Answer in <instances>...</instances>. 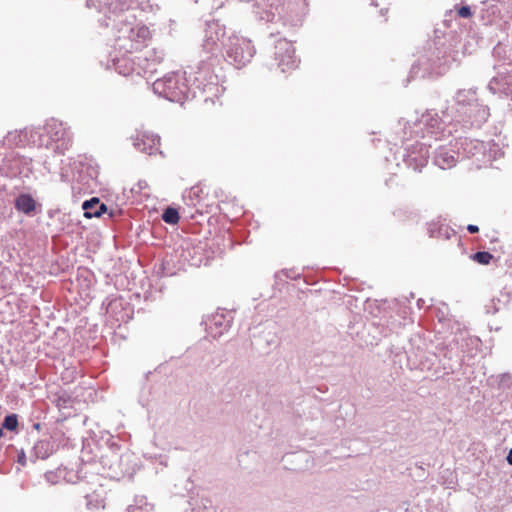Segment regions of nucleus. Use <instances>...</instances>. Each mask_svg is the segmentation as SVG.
I'll return each mask as SVG.
<instances>
[{
  "mask_svg": "<svg viewBox=\"0 0 512 512\" xmlns=\"http://www.w3.org/2000/svg\"><path fill=\"white\" fill-rule=\"evenodd\" d=\"M188 85L183 75L172 73L157 79L153 83V91L172 102H182L187 98Z\"/></svg>",
  "mask_w": 512,
  "mask_h": 512,
  "instance_id": "f257e3e1",
  "label": "nucleus"
},
{
  "mask_svg": "<svg viewBox=\"0 0 512 512\" xmlns=\"http://www.w3.org/2000/svg\"><path fill=\"white\" fill-rule=\"evenodd\" d=\"M226 53L233 60L234 64L240 68L251 61L255 49L251 40L243 36L232 35L229 37Z\"/></svg>",
  "mask_w": 512,
  "mask_h": 512,
  "instance_id": "f03ea898",
  "label": "nucleus"
},
{
  "mask_svg": "<svg viewBox=\"0 0 512 512\" xmlns=\"http://www.w3.org/2000/svg\"><path fill=\"white\" fill-rule=\"evenodd\" d=\"M160 144V137L151 132L138 133L134 141V146L148 155L160 152Z\"/></svg>",
  "mask_w": 512,
  "mask_h": 512,
  "instance_id": "7ed1b4c3",
  "label": "nucleus"
},
{
  "mask_svg": "<svg viewBox=\"0 0 512 512\" xmlns=\"http://www.w3.org/2000/svg\"><path fill=\"white\" fill-rule=\"evenodd\" d=\"M276 58L282 72H286L296 67L295 50L289 43H280L277 46Z\"/></svg>",
  "mask_w": 512,
  "mask_h": 512,
  "instance_id": "20e7f679",
  "label": "nucleus"
},
{
  "mask_svg": "<svg viewBox=\"0 0 512 512\" xmlns=\"http://www.w3.org/2000/svg\"><path fill=\"white\" fill-rule=\"evenodd\" d=\"M82 208L86 218L100 217L107 211L106 205L100 203L98 198H92L91 200L85 201Z\"/></svg>",
  "mask_w": 512,
  "mask_h": 512,
  "instance_id": "39448f33",
  "label": "nucleus"
},
{
  "mask_svg": "<svg viewBox=\"0 0 512 512\" xmlns=\"http://www.w3.org/2000/svg\"><path fill=\"white\" fill-rule=\"evenodd\" d=\"M15 207L20 212L30 214L35 210L36 202L29 194H21L15 200Z\"/></svg>",
  "mask_w": 512,
  "mask_h": 512,
  "instance_id": "423d86ee",
  "label": "nucleus"
},
{
  "mask_svg": "<svg viewBox=\"0 0 512 512\" xmlns=\"http://www.w3.org/2000/svg\"><path fill=\"white\" fill-rule=\"evenodd\" d=\"M436 164L442 169H449L456 163V159L448 152H440L435 159Z\"/></svg>",
  "mask_w": 512,
  "mask_h": 512,
  "instance_id": "0eeeda50",
  "label": "nucleus"
},
{
  "mask_svg": "<svg viewBox=\"0 0 512 512\" xmlns=\"http://www.w3.org/2000/svg\"><path fill=\"white\" fill-rule=\"evenodd\" d=\"M162 219L168 224L175 225L179 222V213L175 208L168 207L164 210Z\"/></svg>",
  "mask_w": 512,
  "mask_h": 512,
  "instance_id": "6e6552de",
  "label": "nucleus"
},
{
  "mask_svg": "<svg viewBox=\"0 0 512 512\" xmlns=\"http://www.w3.org/2000/svg\"><path fill=\"white\" fill-rule=\"evenodd\" d=\"M471 258L482 265H488L493 258V255L486 251H481L473 254Z\"/></svg>",
  "mask_w": 512,
  "mask_h": 512,
  "instance_id": "1a4fd4ad",
  "label": "nucleus"
},
{
  "mask_svg": "<svg viewBox=\"0 0 512 512\" xmlns=\"http://www.w3.org/2000/svg\"><path fill=\"white\" fill-rule=\"evenodd\" d=\"M3 428L9 430V431H15L18 427V417L16 414H10V415H7L5 418H4V421H3V424H2Z\"/></svg>",
  "mask_w": 512,
  "mask_h": 512,
  "instance_id": "9d476101",
  "label": "nucleus"
},
{
  "mask_svg": "<svg viewBox=\"0 0 512 512\" xmlns=\"http://www.w3.org/2000/svg\"><path fill=\"white\" fill-rule=\"evenodd\" d=\"M94 497V495H90L88 497V502H87V506L90 510L92 509H98V508H102L104 509L105 508V502L103 499H96L95 502H93L92 498Z\"/></svg>",
  "mask_w": 512,
  "mask_h": 512,
  "instance_id": "9b49d317",
  "label": "nucleus"
},
{
  "mask_svg": "<svg viewBox=\"0 0 512 512\" xmlns=\"http://www.w3.org/2000/svg\"><path fill=\"white\" fill-rule=\"evenodd\" d=\"M130 512H152V506L147 503L143 505H134L130 508Z\"/></svg>",
  "mask_w": 512,
  "mask_h": 512,
  "instance_id": "f8f14e48",
  "label": "nucleus"
},
{
  "mask_svg": "<svg viewBox=\"0 0 512 512\" xmlns=\"http://www.w3.org/2000/svg\"><path fill=\"white\" fill-rule=\"evenodd\" d=\"M459 17L469 18L472 16V12L469 6H462L457 10Z\"/></svg>",
  "mask_w": 512,
  "mask_h": 512,
  "instance_id": "ddd939ff",
  "label": "nucleus"
},
{
  "mask_svg": "<svg viewBox=\"0 0 512 512\" xmlns=\"http://www.w3.org/2000/svg\"><path fill=\"white\" fill-rule=\"evenodd\" d=\"M467 230L469 231V233L474 234V233H477L479 231V228L476 225L469 224L467 226Z\"/></svg>",
  "mask_w": 512,
  "mask_h": 512,
  "instance_id": "4468645a",
  "label": "nucleus"
},
{
  "mask_svg": "<svg viewBox=\"0 0 512 512\" xmlns=\"http://www.w3.org/2000/svg\"><path fill=\"white\" fill-rule=\"evenodd\" d=\"M507 462L512 465V448L510 449L508 455H507Z\"/></svg>",
  "mask_w": 512,
  "mask_h": 512,
  "instance_id": "2eb2a0df",
  "label": "nucleus"
},
{
  "mask_svg": "<svg viewBox=\"0 0 512 512\" xmlns=\"http://www.w3.org/2000/svg\"><path fill=\"white\" fill-rule=\"evenodd\" d=\"M48 445V443L44 442V441H40L37 443L36 445V449L38 448H43L44 446Z\"/></svg>",
  "mask_w": 512,
  "mask_h": 512,
  "instance_id": "dca6fc26",
  "label": "nucleus"
},
{
  "mask_svg": "<svg viewBox=\"0 0 512 512\" xmlns=\"http://www.w3.org/2000/svg\"><path fill=\"white\" fill-rule=\"evenodd\" d=\"M3 435V432H2V429H0V438L2 437Z\"/></svg>",
  "mask_w": 512,
  "mask_h": 512,
  "instance_id": "f3484780",
  "label": "nucleus"
}]
</instances>
